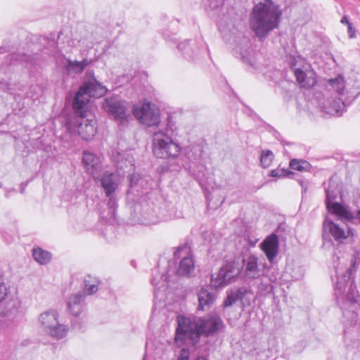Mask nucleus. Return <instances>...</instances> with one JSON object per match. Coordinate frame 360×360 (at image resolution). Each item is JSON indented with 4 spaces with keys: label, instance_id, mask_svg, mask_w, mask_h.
<instances>
[{
    "label": "nucleus",
    "instance_id": "nucleus-22",
    "mask_svg": "<svg viewBox=\"0 0 360 360\" xmlns=\"http://www.w3.org/2000/svg\"><path fill=\"white\" fill-rule=\"evenodd\" d=\"M84 292H78L70 297L68 306L69 311L75 316H77L82 311V302L84 298Z\"/></svg>",
    "mask_w": 360,
    "mask_h": 360
},
{
    "label": "nucleus",
    "instance_id": "nucleus-16",
    "mask_svg": "<svg viewBox=\"0 0 360 360\" xmlns=\"http://www.w3.org/2000/svg\"><path fill=\"white\" fill-rule=\"evenodd\" d=\"M82 163L88 174L94 179L98 177L102 169L101 160L98 155L89 150H84L82 153Z\"/></svg>",
    "mask_w": 360,
    "mask_h": 360
},
{
    "label": "nucleus",
    "instance_id": "nucleus-5",
    "mask_svg": "<svg viewBox=\"0 0 360 360\" xmlns=\"http://www.w3.org/2000/svg\"><path fill=\"white\" fill-rule=\"evenodd\" d=\"M181 150V146L173 140L167 129H160L153 132V151L155 157L174 159L179 155Z\"/></svg>",
    "mask_w": 360,
    "mask_h": 360
},
{
    "label": "nucleus",
    "instance_id": "nucleus-13",
    "mask_svg": "<svg viewBox=\"0 0 360 360\" xmlns=\"http://www.w3.org/2000/svg\"><path fill=\"white\" fill-rule=\"evenodd\" d=\"M174 257L181 258L177 274L179 276H190L194 271L195 265L190 247L187 245L179 246L174 252Z\"/></svg>",
    "mask_w": 360,
    "mask_h": 360
},
{
    "label": "nucleus",
    "instance_id": "nucleus-3",
    "mask_svg": "<svg viewBox=\"0 0 360 360\" xmlns=\"http://www.w3.org/2000/svg\"><path fill=\"white\" fill-rule=\"evenodd\" d=\"M281 11L271 0H264L255 5L250 15L249 26L260 41L267 37L278 27Z\"/></svg>",
    "mask_w": 360,
    "mask_h": 360
},
{
    "label": "nucleus",
    "instance_id": "nucleus-18",
    "mask_svg": "<svg viewBox=\"0 0 360 360\" xmlns=\"http://www.w3.org/2000/svg\"><path fill=\"white\" fill-rule=\"evenodd\" d=\"M349 231H346L343 227L334 223L333 221L326 219L323 224V237L326 238L327 234L333 237L336 241L342 242L348 236Z\"/></svg>",
    "mask_w": 360,
    "mask_h": 360
},
{
    "label": "nucleus",
    "instance_id": "nucleus-21",
    "mask_svg": "<svg viewBox=\"0 0 360 360\" xmlns=\"http://www.w3.org/2000/svg\"><path fill=\"white\" fill-rule=\"evenodd\" d=\"M260 275V271L258 268L257 258L251 255L249 256L245 264L244 276L248 279L257 278Z\"/></svg>",
    "mask_w": 360,
    "mask_h": 360
},
{
    "label": "nucleus",
    "instance_id": "nucleus-2",
    "mask_svg": "<svg viewBox=\"0 0 360 360\" xmlns=\"http://www.w3.org/2000/svg\"><path fill=\"white\" fill-rule=\"evenodd\" d=\"M352 271L351 266H344L343 264L335 267V295L337 302H342L341 309L344 318L349 324L353 325L360 323V297L353 281L350 282L345 297L343 295L349 283Z\"/></svg>",
    "mask_w": 360,
    "mask_h": 360
},
{
    "label": "nucleus",
    "instance_id": "nucleus-24",
    "mask_svg": "<svg viewBox=\"0 0 360 360\" xmlns=\"http://www.w3.org/2000/svg\"><path fill=\"white\" fill-rule=\"evenodd\" d=\"M326 204L328 210L338 216L348 219L350 217V213L338 202L330 203V196L329 192H327V200H326Z\"/></svg>",
    "mask_w": 360,
    "mask_h": 360
},
{
    "label": "nucleus",
    "instance_id": "nucleus-27",
    "mask_svg": "<svg viewBox=\"0 0 360 360\" xmlns=\"http://www.w3.org/2000/svg\"><path fill=\"white\" fill-rule=\"evenodd\" d=\"M84 288L82 292H84V296L86 295H91L97 292L99 284V281L97 278L89 275L84 278Z\"/></svg>",
    "mask_w": 360,
    "mask_h": 360
},
{
    "label": "nucleus",
    "instance_id": "nucleus-12",
    "mask_svg": "<svg viewBox=\"0 0 360 360\" xmlns=\"http://www.w3.org/2000/svg\"><path fill=\"white\" fill-rule=\"evenodd\" d=\"M103 108L115 120L122 124L127 122L129 117L125 103L117 97H108L105 98L103 103Z\"/></svg>",
    "mask_w": 360,
    "mask_h": 360
},
{
    "label": "nucleus",
    "instance_id": "nucleus-23",
    "mask_svg": "<svg viewBox=\"0 0 360 360\" xmlns=\"http://www.w3.org/2000/svg\"><path fill=\"white\" fill-rule=\"evenodd\" d=\"M130 191L142 192L148 189V180L139 174H132L129 176Z\"/></svg>",
    "mask_w": 360,
    "mask_h": 360
},
{
    "label": "nucleus",
    "instance_id": "nucleus-31",
    "mask_svg": "<svg viewBox=\"0 0 360 360\" xmlns=\"http://www.w3.org/2000/svg\"><path fill=\"white\" fill-rule=\"evenodd\" d=\"M88 63H89L86 60H83L82 61L68 60L67 68L69 72L72 71L75 73H81L86 67Z\"/></svg>",
    "mask_w": 360,
    "mask_h": 360
},
{
    "label": "nucleus",
    "instance_id": "nucleus-33",
    "mask_svg": "<svg viewBox=\"0 0 360 360\" xmlns=\"http://www.w3.org/2000/svg\"><path fill=\"white\" fill-rule=\"evenodd\" d=\"M290 167L295 170L304 171L308 169L309 164L304 160L293 159L290 162Z\"/></svg>",
    "mask_w": 360,
    "mask_h": 360
},
{
    "label": "nucleus",
    "instance_id": "nucleus-10",
    "mask_svg": "<svg viewBox=\"0 0 360 360\" xmlns=\"http://www.w3.org/2000/svg\"><path fill=\"white\" fill-rule=\"evenodd\" d=\"M132 112L141 123L148 127L158 126L160 122L159 109L149 102L135 105Z\"/></svg>",
    "mask_w": 360,
    "mask_h": 360
},
{
    "label": "nucleus",
    "instance_id": "nucleus-44",
    "mask_svg": "<svg viewBox=\"0 0 360 360\" xmlns=\"http://www.w3.org/2000/svg\"><path fill=\"white\" fill-rule=\"evenodd\" d=\"M357 216H358V219L360 221V210L358 212Z\"/></svg>",
    "mask_w": 360,
    "mask_h": 360
},
{
    "label": "nucleus",
    "instance_id": "nucleus-36",
    "mask_svg": "<svg viewBox=\"0 0 360 360\" xmlns=\"http://www.w3.org/2000/svg\"><path fill=\"white\" fill-rule=\"evenodd\" d=\"M16 56H17L16 54H9L8 56V58L11 60H13V59H15V60H18V59L16 58ZM19 60H20L22 62L27 63L30 60V56H28L27 55H22V56H21V58H20V59H19Z\"/></svg>",
    "mask_w": 360,
    "mask_h": 360
},
{
    "label": "nucleus",
    "instance_id": "nucleus-20",
    "mask_svg": "<svg viewBox=\"0 0 360 360\" xmlns=\"http://www.w3.org/2000/svg\"><path fill=\"white\" fill-rule=\"evenodd\" d=\"M234 53L239 55L241 60L250 66H254L255 60L252 49L250 48L249 43H247L244 46H236L233 49Z\"/></svg>",
    "mask_w": 360,
    "mask_h": 360
},
{
    "label": "nucleus",
    "instance_id": "nucleus-15",
    "mask_svg": "<svg viewBox=\"0 0 360 360\" xmlns=\"http://www.w3.org/2000/svg\"><path fill=\"white\" fill-rule=\"evenodd\" d=\"M295 76L300 86L302 88L309 89L314 86L316 82V73L311 69L309 64H304L302 67H297V62L292 65Z\"/></svg>",
    "mask_w": 360,
    "mask_h": 360
},
{
    "label": "nucleus",
    "instance_id": "nucleus-25",
    "mask_svg": "<svg viewBox=\"0 0 360 360\" xmlns=\"http://www.w3.org/2000/svg\"><path fill=\"white\" fill-rule=\"evenodd\" d=\"M141 223L144 225H152L158 221V217L153 207L144 208L141 213Z\"/></svg>",
    "mask_w": 360,
    "mask_h": 360
},
{
    "label": "nucleus",
    "instance_id": "nucleus-6",
    "mask_svg": "<svg viewBox=\"0 0 360 360\" xmlns=\"http://www.w3.org/2000/svg\"><path fill=\"white\" fill-rule=\"evenodd\" d=\"M59 314L55 309H49L39 315L38 321L41 330L57 340L65 338L69 330L67 325L60 323Z\"/></svg>",
    "mask_w": 360,
    "mask_h": 360
},
{
    "label": "nucleus",
    "instance_id": "nucleus-38",
    "mask_svg": "<svg viewBox=\"0 0 360 360\" xmlns=\"http://www.w3.org/2000/svg\"><path fill=\"white\" fill-rule=\"evenodd\" d=\"M297 181L302 187V193H306L308 188L309 183L302 179H298Z\"/></svg>",
    "mask_w": 360,
    "mask_h": 360
},
{
    "label": "nucleus",
    "instance_id": "nucleus-19",
    "mask_svg": "<svg viewBox=\"0 0 360 360\" xmlns=\"http://www.w3.org/2000/svg\"><path fill=\"white\" fill-rule=\"evenodd\" d=\"M261 248L268 260L272 262L278 252V238L277 235L272 233L267 236L261 243Z\"/></svg>",
    "mask_w": 360,
    "mask_h": 360
},
{
    "label": "nucleus",
    "instance_id": "nucleus-4",
    "mask_svg": "<svg viewBox=\"0 0 360 360\" xmlns=\"http://www.w3.org/2000/svg\"><path fill=\"white\" fill-rule=\"evenodd\" d=\"M107 91L105 86L96 80L91 72H87L83 84L76 93L72 107L75 111L82 112L89 108L90 97H101Z\"/></svg>",
    "mask_w": 360,
    "mask_h": 360
},
{
    "label": "nucleus",
    "instance_id": "nucleus-45",
    "mask_svg": "<svg viewBox=\"0 0 360 360\" xmlns=\"http://www.w3.org/2000/svg\"><path fill=\"white\" fill-rule=\"evenodd\" d=\"M353 35H354V34H353V33H351V34H350V37H353Z\"/></svg>",
    "mask_w": 360,
    "mask_h": 360
},
{
    "label": "nucleus",
    "instance_id": "nucleus-42",
    "mask_svg": "<svg viewBox=\"0 0 360 360\" xmlns=\"http://www.w3.org/2000/svg\"><path fill=\"white\" fill-rule=\"evenodd\" d=\"M67 126L69 129H70L72 127V122L68 121L67 122Z\"/></svg>",
    "mask_w": 360,
    "mask_h": 360
},
{
    "label": "nucleus",
    "instance_id": "nucleus-46",
    "mask_svg": "<svg viewBox=\"0 0 360 360\" xmlns=\"http://www.w3.org/2000/svg\"><path fill=\"white\" fill-rule=\"evenodd\" d=\"M245 262V260L244 259H243L241 261L242 263H244Z\"/></svg>",
    "mask_w": 360,
    "mask_h": 360
},
{
    "label": "nucleus",
    "instance_id": "nucleus-17",
    "mask_svg": "<svg viewBox=\"0 0 360 360\" xmlns=\"http://www.w3.org/2000/svg\"><path fill=\"white\" fill-rule=\"evenodd\" d=\"M250 295H251L250 291L245 288L231 290L228 292L226 299L224 302V305L225 307H230L240 301L244 307L250 304Z\"/></svg>",
    "mask_w": 360,
    "mask_h": 360
},
{
    "label": "nucleus",
    "instance_id": "nucleus-11",
    "mask_svg": "<svg viewBox=\"0 0 360 360\" xmlns=\"http://www.w3.org/2000/svg\"><path fill=\"white\" fill-rule=\"evenodd\" d=\"M75 112L77 116L75 126L79 134L85 141L91 139L95 135L97 129L95 117L89 114L88 108H85L82 112Z\"/></svg>",
    "mask_w": 360,
    "mask_h": 360
},
{
    "label": "nucleus",
    "instance_id": "nucleus-43",
    "mask_svg": "<svg viewBox=\"0 0 360 360\" xmlns=\"http://www.w3.org/2000/svg\"><path fill=\"white\" fill-rule=\"evenodd\" d=\"M195 360H208V359L205 356H198Z\"/></svg>",
    "mask_w": 360,
    "mask_h": 360
},
{
    "label": "nucleus",
    "instance_id": "nucleus-8",
    "mask_svg": "<svg viewBox=\"0 0 360 360\" xmlns=\"http://www.w3.org/2000/svg\"><path fill=\"white\" fill-rule=\"evenodd\" d=\"M20 302L18 297L12 294L4 282L3 276H0V316L8 319H13L18 312Z\"/></svg>",
    "mask_w": 360,
    "mask_h": 360
},
{
    "label": "nucleus",
    "instance_id": "nucleus-37",
    "mask_svg": "<svg viewBox=\"0 0 360 360\" xmlns=\"http://www.w3.org/2000/svg\"><path fill=\"white\" fill-rule=\"evenodd\" d=\"M188 44H189V42L187 41H185L179 44L178 49L181 51H185L184 53L186 55V54H188V51L190 49Z\"/></svg>",
    "mask_w": 360,
    "mask_h": 360
},
{
    "label": "nucleus",
    "instance_id": "nucleus-28",
    "mask_svg": "<svg viewBox=\"0 0 360 360\" xmlns=\"http://www.w3.org/2000/svg\"><path fill=\"white\" fill-rule=\"evenodd\" d=\"M198 309L203 310L205 307H210L214 300V296L212 292L202 288L198 294Z\"/></svg>",
    "mask_w": 360,
    "mask_h": 360
},
{
    "label": "nucleus",
    "instance_id": "nucleus-9",
    "mask_svg": "<svg viewBox=\"0 0 360 360\" xmlns=\"http://www.w3.org/2000/svg\"><path fill=\"white\" fill-rule=\"evenodd\" d=\"M329 83L332 86L336 88L335 91H337V94L335 96L327 98V100L321 103L320 108L326 114L340 116L345 110V103L342 98L339 97L343 90V79L342 77L331 79Z\"/></svg>",
    "mask_w": 360,
    "mask_h": 360
},
{
    "label": "nucleus",
    "instance_id": "nucleus-40",
    "mask_svg": "<svg viewBox=\"0 0 360 360\" xmlns=\"http://www.w3.org/2000/svg\"><path fill=\"white\" fill-rule=\"evenodd\" d=\"M328 191L329 192V194H330V203H331V202H333V200L335 198V196L333 194L330 193V191H329V190H327V191H326V193H327Z\"/></svg>",
    "mask_w": 360,
    "mask_h": 360
},
{
    "label": "nucleus",
    "instance_id": "nucleus-1",
    "mask_svg": "<svg viewBox=\"0 0 360 360\" xmlns=\"http://www.w3.org/2000/svg\"><path fill=\"white\" fill-rule=\"evenodd\" d=\"M177 323L175 342L177 344L193 346L199 342L200 335H212L223 326V321L217 314H212L205 318L179 316Z\"/></svg>",
    "mask_w": 360,
    "mask_h": 360
},
{
    "label": "nucleus",
    "instance_id": "nucleus-7",
    "mask_svg": "<svg viewBox=\"0 0 360 360\" xmlns=\"http://www.w3.org/2000/svg\"><path fill=\"white\" fill-rule=\"evenodd\" d=\"M242 264L240 260L234 259L222 265L217 274L211 275V285L214 288L224 287L235 281L240 274Z\"/></svg>",
    "mask_w": 360,
    "mask_h": 360
},
{
    "label": "nucleus",
    "instance_id": "nucleus-35",
    "mask_svg": "<svg viewBox=\"0 0 360 360\" xmlns=\"http://www.w3.org/2000/svg\"><path fill=\"white\" fill-rule=\"evenodd\" d=\"M190 358V352L186 348H183L176 360H189Z\"/></svg>",
    "mask_w": 360,
    "mask_h": 360
},
{
    "label": "nucleus",
    "instance_id": "nucleus-14",
    "mask_svg": "<svg viewBox=\"0 0 360 360\" xmlns=\"http://www.w3.org/2000/svg\"><path fill=\"white\" fill-rule=\"evenodd\" d=\"M122 177L120 174L109 171L105 172L100 179L102 188L105 194L110 198L109 203L113 205L115 200L113 195L121 183Z\"/></svg>",
    "mask_w": 360,
    "mask_h": 360
},
{
    "label": "nucleus",
    "instance_id": "nucleus-30",
    "mask_svg": "<svg viewBox=\"0 0 360 360\" xmlns=\"http://www.w3.org/2000/svg\"><path fill=\"white\" fill-rule=\"evenodd\" d=\"M119 156L120 159L118 160L117 163V167L118 169L123 171H125L127 169V172L134 170V165L132 157L128 156L127 158H124L120 154H119Z\"/></svg>",
    "mask_w": 360,
    "mask_h": 360
},
{
    "label": "nucleus",
    "instance_id": "nucleus-32",
    "mask_svg": "<svg viewBox=\"0 0 360 360\" xmlns=\"http://www.w3.org/2000/svg\"><path fill=\"white\" fill-rule=\"evenodd\" d=\"M274 159V154L271 150H266L262 152L260 156V162L263 167H269Z\"/></svg>",
    "mask_w": 360,
    "mask_h": 360
},
{
    "label": "nucleus",
    "instance_id": "nucleus-39",
    "mask_svg": "<svg viewBox=\"0 0 360 360\" xmlns=\"http://www.w3.org/2000/svg\"><path fill=\"white\" fill-rule=\"evenodd\" d=\"M341 22H342V23H347V24H348L349 31H351V30H352V25H351V23H349V22L348 21V20H347V17H346V16L343 17V18L341 19Z\"/></svg>",
    "mask_w": 360,
    "mask_h": 360
},
{
    "label": "nucleus",
    "instance_id": "nucleus-34",
    "mask_svg": "<svg viewBox=\"0 0 360 360\" xmlns=\"http://www.w3.org/2000/svg\"><path fill=\"white\" fill-rule=\"evenodd\" d=\"M290 175H294V174L285 169L277 168L276 169H273L270 172V176L273 177H282V176H288Z\"/></svg>",
    "mask_w": 360,
    "mask_h": 360
},
{
    "label": "nucleus",
    "instance_id": "nucleus-29",
    "mask_svg": "<svg viewBox=\"0 0 360 360\" xmlns=\"http://www.w3.org/2000/svg\"><path fill=\"white\" fill-rule=\"evenodd\" d=\"M32 256L34 260L40 264H46L51 259V254L40 248L33 249Z\"/></svg>",
    "mask_w": 360,
    "mask_h": 360
},
{
    "label": "nucleus",
    "instance_id": "nucleus-41",
    "mask_svg": "<svg viewBox=\"0 0 360 360\" xmlns=\"http://www.w3.org/2000/svg\"><path fill=\"white\" fill-rule=\"evenodd\" d=\"M189 171H190V173L193 175L195 177L198 178L199 177V174H196L195 172H193L191 169V167H189Z\"/></svg>",
    "mask_w": 360,
    "mask_h": 360
},
{
    "label": "nucleus",
    "instance_id": "nucleus-26",
    "mask_svg": "<svg viewBox=\"0 0 360 360\" xmlns=\"http://www.w3.org/2000/svg\"><path fill=\"white\" fill-rule=\"evenodd\" d=\"M152 283L154 286V299L158 300L160 297V292L164 291L167 288L168 276L167 274H162L160 276V281H158V278L154 277Z\"/></svg>",
    "mask_w": 360,
    "mask_h": 360
}]
</instances>
